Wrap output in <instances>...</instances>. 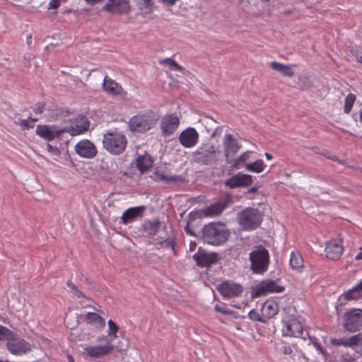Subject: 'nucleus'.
I'll return each instance as SVG.
<instances>
[{
  "mask_svg": "<svg viewBox=\"0 0 362 362\" xmlns=\"http://www.w3.org/2000/svg\"><path fill=\"white\" fill-rule=\"evenodd\" d=\"M85 320L88 324L96 327H103L105 325L104 318L95 313H88L85 316Z\"/></svg>",
  "mask_w": 362,
  "mask_h": 362,
  "instance_id": "obj_30",
  "label": "nucleus"
},
{
  "mask_svg": "<svg viewBox=\"0 0 362 362\" xmlns=\"http://www.w3.org/2000/svg\"><path fill=\"white\" fill-rule=\"evenodd\" d=\"M332 344L336 346H344L346 347V338L332 339Z\"/></svg>",
  "mask_w": 362,
  "mask_h": 362,
  "instance_id": "obj_47",
  "label": "nucleus"
},
{
  "mask_svg": "<svg viewBox=\"0 0 362 362\" xmlns=\"http://www.w3.org/2000/svg\"><path fill=\"white\" fill-rule=\"evenodd\" d=\"M317 153H320V154H322L325 156H326L327 158H329V151L327 150H322V151H316Z\"/></svg>",
  "mask_w": 362,
  "mask_h": 362,
  "instance_id": "obj_60",
  "label": "nucleus"
},
{
  "mask_svg": "<svg viewBox=\"0 0 362 362\" xmlns=\"http://www.w3.org/2000/svg\"><path fill=\"white\" fill-rule=\"evenodd\" d=\"M199 134L194 128L189 127L184 130L179 136L181 144L186 148H191L198 142Z\"/></svg>",
  "mask_w": 362,
  "mask_h": 362,
  "instance_id": "obj_21",
  "label": "nucleus"
},
{
  "mask_svg": "<svg viewBox=\"0 0 362 362\" xmlns=\"http://www.w3.org/2000/svg\"><path fill=\"white\" fill-rule=\"evenodd\" d=\"M145 209L146 207L144 206L132 207L127 209L121 217L122 223L127 225L135 221L138 218H141L144 215Z\"/></svg>",
  "mask_w": 362,
  "mask_h": 362,
  "instance_id": "obj_22",
  "label": "nucleus"
},
{
  "mask_svg": "<svg viewBox=\"0 0 362 362\" xmlns=\"http://www.w3.org/2000/svg\"><path fill=\"white\" fill-rule=\"evenodd\" d=\"M197 212H190L188 217V221L187 223L185 228V230L187 233H188L190 235L197 237V235L195 233V232L190 228V222L195 220L197 218Z\"/></svg>",
  "mask_w": 362,
  "mask_h": 362,
  "instance_id": "obj_42",
  "label": "nucleus"
},
{
  "mask_svg": "<svg viewBox=\"0 0 362 362\" xmlns=\"http://www.w3.org/2000/svg\"><path fill=\"white\" fill-rule=\"evenodd\" d=\"M233 203V197L230 194H225L216 203L205 208L202 213L205 216H216L220 215L230 204Z\"/></svg>",
  "mask_w": 362,
  "mask_h": 362,
  "instance_id": "obj_9",
  "label": "nucleus"
},
{
  "mask_svg": "<svg viewBox=\"0 0 362 362\" xmlns=\"http://www.w3.org/2000/svg\"><path fill=\"white\" fill-rule=\"evenodd\" d=\"M47 149L49 152H51L53 154H55V155L59 154V150L57 147L52 146L49 144H47Z\"/></svg>",
  "mask_w": 362,
  "mask_h": 362,
  "instance_id": "obj_50",
  "label": "nucleus"
},
{
  "mask_svg": "<svg viewBox=\"0 0 362 362\" xmlns=\"http://www.w3.org/2000/svg\"><path fill=\"white\" fill-rule=\"evenodd\" d=\"M223 146L226 162L228 164L233 162V158L242 147L237 139L231 134H226L224 135Z\"/></svg>",
  "mask_w": 362,
  "mask_h": 362,
  "instance_id": "obj_7",
  "label": "nucleus"
},
{
  "mask_svg": "<svg viewBox=\"0 0 362 362\" xmlns=\"http://www.w3.org/2000/svg\"><path fill=\"white\" fill-rule=\"evenodd\" d=\"M32 36L30 35L27 37V42L28 45L31 43Z\"/></svg>",
  "mask_w": 362,
  "mask_h": 362,
  "instance_id": "obj_64",
  "label": "nucleus"
},
{
  "mask_svg": "<svg viewBox=\"0 0 362 362\" xmlns=\"http://www.w3.org/2000/svg\"><path fill=\"white\" fill-rule=\"evenodd\" d=\"M252 177L250 175L238 173L224 182V185L229 189L241 187H247L252 183Z\"/></svg>",
  "mask_w": 362,
  "mask_h": 362,
  "instance_id": "obj_17",
  "label": "nucleus"
},
{
  "mask_svg": "<svg viewBox=\"0 0 362 362\" xmlns=\"http://www.w3.org/2000/svg\"><path fill=\"white\" fill-rule=\"evenodd\" d=\"M264 163L262 160H257L254 163L247 164L246 169L254 173H261L264 169Z\"/></svg>",
  "mask_w": 362,
  "mask_h": 362,
  "instance_id": "obj_37",
  "label": "nucleus"
},
{
  "mask_svg": "<svg viewBox=\"0 0 362 362\" xmlns=\"http://www.w3.org/2000/svg\"><path fill=\"white\" fill-rule=\"evenodd\" d=\"M107 325H108V327H109L108 335L110 337L112 336L113 337H116L117 332L119 330L118 326L112 320H108Z\"/></svg>",
  "mask_w": 362,
  "mask_h": 362,
  "instance_id": "obj_45",
  "label": "nucleus"
},
{
  "mask_svg": "<svg viewBox=\"0 0 362 362\" xmlns=\"http://www.w3.org/2000/svg\"><path fill=\"white\" fill-rule=\"evenodd\" d=\"M362 345V334H358L346 338V347Z\"/></svg>",
  "mask_w": 362,
  "mask_h": 362,
  "instance_id": "obj_40",
  "label": "nucleus"
},
{
  "mask_svg": "<svg viewBox=\"0 0 362 362\" xmlns=\"http://www.w3.org/2000/svg\"><path fill=\"white\" fill-rule=\"evenodd\" d=\"M329 158L332 160L337 161L339 163L344 164V160H339L337 156H329Z\"/></svg>",
  "mask_w": 362,
  "mask_h": 362,
  "instance_id": "obj_59",
  "label": "nucleus"
},
{
  "mask_svg": "<svg viewBox=\"0 0 362 362\" xmlns=\"http://www.w3.org/2000/svg\"><path fill=\"white\" fill-rule=\"evenodd\" d=\"M8 350L13 354L21 355L27 353L30 350V345L23 339L17 337L14 334L12 339L6 344Z\"/></svg>",
  "mask_w": 362,
  "mask_h": 362,
  "instance_id": "obj_13",
  "label": "nucleus"
},
{
  "mask_svg": "<svg viewBox=\"0 0 362 362\" xmlns=\"http://www.w3.org/2000/svg\"><path fill=\"white\" fill-rule=\"evenodd\" d=\"M66 285L67 286L71 288L72 290V293L74 291H76V288L77 287L76 286V285L74 284H73L71 281H68L67 283H66Z\"/></svg>",
  "mask_w": 362,
  "mask_h": 362,
  "instance_id": "obj_56",
  "label": "nucleus"
},
{
  "mask_svg": "<svg viewBox=\"0 0 362 362\" xmlns=\"http://www.w3.org/2000/svg\"><path fill=\"white\" fill-rule=\"evenodd\" d=\"M290 265L293 269H300L303 265V260L298 252H291Z\"/></svg>",
  "mask_w": 362,
  "mask_h": 362,
  "instance_id": "obj_34",
  "label": "nucleus"
},
{
  "mask_svg": "<svg viewBox=\"0 0 362 362\" xmlns=\"http://www.w3.org/2000/svg\"><path fill=\"white\" fill-rule=\"evenodd\" d=\"M60 1L59 0H51L49 3L48 9H54L59 6Z\"/></svg>",
  "mask_w": 362,
  "mask_h": 362,
  "instance_id": "obj_49",
  "label": "nucleus"
},
{
  "mask_svg": "<svg viewBox=\"0 0 362 362\" xmlns=\"http://www.w3.org/2000/svg\"><path fill=\"white\" fill-rule=\"evenodd\" d=\"M215 310L218 312V313H221L223 314H225V315H230L232 313V311L231 310H225L223 308H222L220 305H216L215 306Z\"/></svg>",
  "mask_w": 362,
  "mask_h": 362,
  "instance_id": "obj_52",
  "label": "nucleus"
},
{
  "mask_svg": "<svg viewBox=\"0 0 362 362\" xmlns=\"http://www.w3.org/2000/svg\"><path fill=\"white\" fill-rule=\"evenodd\" d=\"M73 293H74V296H76L78 298H81V297L84 296L83 292L81 291L80 290H78V288H76V291H74L73 292Z\"/></svg>",
  "mask_w": 362,
  "mask_h": 362,
  "instance_id": "obj_57",
  "label": "nucleus"
},
{
  "mask_svg": "<svg viewBox=\"0 0 362 362\" xmlns=\"http://www.w3.org/2000/svg\"><path fill=\"white\" fill-rule=\"evenodd\" d=\"M310 339L312 341V342H313V345L315 346V347L317 349V350L319 351V352L321 354L325 355V351L322 349V346L318 342L313 341V339L311 337H310Z\"/></svg>",
  "mask_w": 362,
  "mask_h": 362,
  "instance_id": "obj_51",
  "label": "nucleus"
},
{
  "mask_svg": "<svg viewBox=\"0 0 362 362\" xmlns=\"http://www.w3.org/2000/svg\"><path fill=\"white\" fill-rule=\"evenodd\" d=\"M127 144V138L122 133L110 131L103 135V147L112 154L122 153L126 148Z\"/></svg>",
  "mask_w": 362,
  "mask_h": 362,
  "instance_id": "obj_3",
  "label": "nucleus"
},
{
  "mask_svg": "<svg viewBox=\"0 0 362 362\" xmlns=\"http://www.w3.org/2000/svg\"><path fill=\"white\" fill-rule=\"evenodd\" d=\"M154 179L158 181H163L165 183L177 182L182 181V177L180 175H170L167 174L166 168H156L153 173Z\"/></svg>",
  "mask_w": 362,
  "mask_h": 362,
  "instance_id": "obj_27",
  "label": "nucleus"
},
{
  "mask_svg": "<svg viewBox=\"0 0 362 362\" xmlns=\"http://www.w3.org/2000/svg\"><path fill=\"white\" fill-rule=\"evenodd\" d=\"M249 317L251 320L266 322V320L264 318L259 317V314L255 310H252L249 313Z\"/></svg>",
  "mask_w": 362,
  "mask_h": 362,
  "instance_id": "obj_46",
  "label": "nucleus"
},
{
  "mask_svg": "<svg viewBox=\"0 0 362 362\" xmlns=\"http://www.w3.org/2000/svg\"><path fill=\"white\" fill-rule=\"evenodd\" d=\"M276 349L279 353H282L286 355H290L293 352L291 347L284 342L278 344L276 346Z\"/></svg>",
  "mask_w": 362,
  "mask_h": 362,
  "instance_id": "obj_44",
  "label": "nucleus"
},
{
  "mask_svg": "<svg viewBox=\"0 0 362 362\" xmlns=\"http://www.w3.org/2000/svg\"><path fill=\"white\" fill-rule=\"evenodd\" d=\"M38 120L37 118H33L29 117L26 119H21L18 122H15L17 125H19L23 131L29 130L34 127V123Z\"/></svg>",
  "mask_w": 362,
  "mask_h": 362,
  "instance_id": "obj_35",
  "label": "nucleus"
},
{
  "mask_svg": "<svg viewBox=\"0 0 362 362\" xmlns=\"http://www.w3.org/2000/svg\"><path fill=\"white\" fill-rule=\"evenodd\" d=\"M160 64L168 65L177 71H182V67L171 58L164 59L160 61Z\"/></svg>",
  "mask_w": 362,
  "mask_h": 362,
  "instance_id": "obj_43",
  "label": "nucleus"
},
{
  "mask_svg": "<svg viewBox=\"0 0 362 362\" xmlns=\"http://www.w3.org/2000/svg\"><path fill=\"white\" fill-rule=\"evenodd\" d=\"M139 5V10L141 11H143L145 14H150L153 11L154 1L153 0H142Z\"/></svg>",
  "mask_w": 362,
  "mask_h": 362,
  "instance_id": "obj_38",
  "label": "nucleus"
},
{
  "mask_svg": "<svg viewBox=\"0 0 362 362\" xmlns=\"http://www.w3.org/2000/svg\"><path fill=\"white\" fill-rule=\"evenodd\" d=\"M193 259L197 266L200 267H208L217 262L218 255L216 252H206L199 249L198 252L193 255Z\"/></svg>",
  "mask_w": 362,
  "mask_h": 362,
  "instance_id": "obj_14",
  "label": "nucleus"
},
{
  "mask_svg": "<svg viewBox=\"0 0 362 362\" xmlns=\"http://www.w3.org/2000/svg\"><path fill=\"white\" fill-rule=\"evenodd\" d=\"M158 119L153 112L139 113L129 119L128 127L132 132L145 133L156 125Z\"/></svg>",
  "mask_w": 362,
  "mask_h": 362,
  "instance_id": "obj_2",
  "label": "nucleus"
},
{
  "mask_svg": "<svg viewBox=\"0 0 362 362\" xmlns=\"http://www.w3.org/2000/svg\"><path fill=\"white\" fill-rule=\"evenodd\" d=\"M90 126V121L86 117H81L72 122L70 127H64L65 132L69 133L71 136H76L86 132Z\"/></svg>",
  "mask_w": 362,
  "mask_h": 362,
  "instance_id": "obj_18",
  "label": "nucleus"
},
{
  "mask_svg": "<svg viewBox=\"0 0 362 362\" xmlns=\"http://www.w3.org/2000/svg\"><path fill=\"white\" fill-rule=\"evenodd\" d=\"M218 292L225 298H232L239 296L243 292V287L240 284L225 281L217 287Z\"/></svg>",
  "mask_w": 362,
  "mask_h": 362,
  "instance_id": "obj_12",
  "label": "nucleus"
},
{
  "mask_svg": "<svg viewBox=\"0 0 362 362\" xmlns=\"http://www.w3.org/2000/svg\"><path fill=\"white\" fill-rule=\"evenodd\" d=\"M87 4L94 5L101 2L103 0H85Z\"/></svg>",
  "mask_w": 362,
  "mask_h": 362,
  "instance_id": "obj_58",
  "label": "nucleus"
},
{
  "mask_svg": "<svg viewBox=\"0 0 362 362\" xmlns=\"http://www.w3.org/2000/svg\"><path fill=\"white\" fill-rule=\"evenodd\" d=\"M65 131L63 128H59L56 125L38 124L35 129V132L39 136L48 141L61 136L63 133H65Z\"/></svg>",
  "mask_w": 362,
  "mask_h": 362,
  "instance_id": "obj_11",
  "label": "nucleus"
},
{
  "mask_svg": "<svg viewBox=\"0 0 362 362\" xmlns=\"http://www.w3.org/2000/svg\"><path fill=\"white\" fill-rule=\"evenodd\" d=\"M153 162L150 157L140 156L136 160V167L138 169L144 173L151 168Z\"/></svg>",
  "mask_w": 362,
  "mask_h": 362,
  "instance_id": "obj_32",
  "label": "nucleus"
},
{
  "mask_svg": "<svg viewBox=\"0 0 362 362\" xmlns=\"http://www.w3.org/2000/svg\"><path fill=\"white\" fill-rule=\"evenodd\" d=\"M251 269L255 274H263L268 269L269 264V255L267 249L258 247L250 254Z\"/></svg>",
  "mask_w": 362,
  "mask_h": 362,
  "instance_id": "obj_6",
  "label": "nucleus"
},
{
  "mask_svg": "<svg viewBox=\"0 0 362 362\" xmlns=\"http://www.w3.org/2000/svg\"><path fill=\"white\" fill-rule=\"evenodd\" d=\"M284 325L282 328V333L284 336L303 337V328L302 324L295 318L290 319L288 322H283Z\"/></svg>",
  "mask_w": 362,
  "mask_h": 362,
  "instance_id": "obj_16",
  "label": "nucleus"
},
{
  "mask_svg": "<svg viewBox=\"0 0 362 362\" xmlns=\"http://www.w3.org/2000/svg\"><path fill=\"white\" fill-rule=\"evenodd\" d=\"M230 230L226 225L220 222H213L205 225L202 230V240L210 245H220L229 238Z\"/></svg>",
  "mask_w": 362,
  "mask_h": 362,
  "instance_id": "obj_1",
  "label": "nucleus"
},
{
  "mask_svg": "<svg viewBox=\"0 0 362 362\" xmlns=\"http://www.w3.org/2000/svg\"><path fill=\"white\" fill-rule=\"evenodd\" d=\"M66 285L67 286L71 288L72 290V293L74 291H76V288L77 287L76 286V285L74 284H73L71 281H68L67 283H66Z\"/></svg>",
  "mask_w": 362,
  "mask_h": 362,
  "instance_id": "obj_55",
  "label": "nucleus"
},
{
  "mask_svg": "<svg viewBox=\"0 0 362 362\" xmlns=\"http://www.w3.org/2000/svg\"><path fill=\"white\" fill-rule=\"evenodd\" d=\"M345 322L344 327L345 330L354 332L359 330L362 326V310L352 309L345 313Z\"/></svg>",
  "mask_w": 362,
  "mask_h": 362,
  "instance_id": "obj_8",
  "label": "nucleus"
},
{
  "mask_svg": "<svg viewBox=\"0 0 362 362\" xmlns=\"http://www.w3.org/2000/svg\"><path fill=\"white\" fill-rule=\"evenodd\" d=\"M356 97L353 93H349L345 98L344 112L349 114L356 101Z\"/></svg>",
  "mask_w": 362,
  "mask_h": 362,
  "instance_id": "obj_39",
  "label": "nucleus"
},
{
  "mask_svg": "<svg viewBox=\"0 0 362 362\" xmlns=\"http://www.w3.org/2000/svg\"><path fill=\"white\" fill-rule=\"evenodd\" d=\"M355 259L356 260H361L362 259V252L358 253V255L356 256Z\"/></svg>",
  "mask_w": 362,
  "mask_h": 362,
  "instance_id": "obj_62",
  "label": "nucleus"
},
{
  "mask_svg": "<svg viewBox=\"0 0 362 362\" xmlns=\"http://www.w3.org/2000/svg\"><path fill=\"white\" fill-rule=\"evenodd\" d=\"M162 2L168 6H174L178 0H161Z\"/></svg>",
  "mask_w": 362,
  "mask_h": 362,
  "instance_id": "obj_54",
  "label": "nucleus"
},
{
  "mask_svg": "<svg viewBox=\"0 0 362 362\" xmlns=\"http://www.w3.org/2000/svg\"><path fill=\"white\" fill-rule=\"evenodd\" d=\"M145 232L150 235H155L159 229L162 228L165 233H168V230L172 229L171 225L167 223L161 222L158 219L146 221L143 224Z\"/></svg>",
  "mask_w": 362,
  "mask_h": 362,
  "instance_id": "obj_20",
  "label": "nucleus"
},
{
  "mask_svg": "<svg viewBox=\"0 0 362 362\" xmlns=\"http://www.w3.org/2000/svg\"><path fill=\"white\" fill-rule=\"evenodd\" d=\"M67 359H68V361L69 362H74V358L71 355H68L67 356Z\"/></svg>",
  "mask_w": 362,
  "mask_h": 362,
  "instance_id": "obj_63",
  "label": "nucleus"
},
{
  "mask_svg": "<svg viewBox=\"0 0 362 362\" xmlns=\"http://www.w3.org/2000/svg\"><path fill=\"white\" fill-rule=\"evenodd\" d=\"M115 346L113 345L89 346L84 348L83 354L90 358H98L110 353Z\"/></svg>",
  "mask_w": 362,
  "mask_h": 362,
  "instance_id": "obj_25",
  "label": "nucleus"
},
{
  "mask_svg": "<svg viewBox=\"0 0 362 362\" xmlns=\"http://www.w3.org/2000/svg\"><path fill=\"white\" fill-rule=\"evenodd\" d=\"M44 108L45 103H38L35 105V107L33 108V112L36 114H42L43 112Z\"/></svg>",
  "mask_w": 362,
  "mask_h": 362,
  "instance_id": "obj_48",
  "label": "nucleus"
},
{
  "mask_svg": "<svg viewBox=\"0 0 362 362\" xmlns=\"http://www.w3.org/2000/svg\"><path fill=\"white\" fill-rule=\"evenodd\" d=\"M130 5L128 0H107L103 7V10L110 13H126L130 10Z\"/></svg>",
  "mask_w": 362,
  "mask_h": 362,
  "instance_id": "obj_15",
  "label": "nucleus"
},
{
  "mask_svg": "<svg viewBox=\"0 0 362 362\" xmlns=\"http://www.w3.org/2000/svg\"><path fill=\"white\" fill-rule=\"evenodd\" d=\"M218 160L217 148L211 143L202 144L192 153V160L199 165H214L216 163Z\"/></svg>",
  "mask_w": 362,
  "mask_h": 362,
  "instance_id": "obj_4",
  "label": "nucleus"
},
{
  "mask_svg": "<svg viewBox=\"0 0 362 362\" xmlns=\"http://www.w3.org/2000/svg\"><path fill=\"white\" fill-rule=\"evenodd\" d=\"M354 56L355 57L356 60L358 62H360L362 64V52L355 51V52L354 53Z\"/></svg>",
  "mask_w": 362,
  "mask_h": 362,
  "instance_id": "obj_53",
  "label": "nucleus"
},
{
  "mask_svg": "<svg viewBox=\"0 0 362 362\" xmlns=\"http://www.w3.org/2000/svg\"><path fill=\"white\" fill-rule=\"evenodd\" d=\"M14 333L9 330L8 328L0 325V341H8L12 339V337Z\"/></svg>",
  "mask_w": 362,
  "mask_h": 362,
  "instance_id": "obj_41",
  "label": "nucleus"
},
{
  "mask_svg": "<svg viewBox=\"0 0 362 362\" xmlns=\"http://www.w3.org/2000/svg\"><path fill=\"white\" fill-rule=\"evenodd\" d=\"M179 119L175 115H166L162 119L161 129L164 136H170L177 129Z\"/></svg>",
  "mask_w": 362,
  "mask_h": 362,
  "instance_id": "obj_23",
  "label": "nucleus"
},
{
  "mask_svg": "<svg viewBox=\"0 0 362 362\" xmlns=\"http://www.w3.org/2000/svg\"><path fill=\"white\" fill-rule=\"evenodd\" d=\"M279 310V306L277 303L274 300L266 301L261 309L262 316L267 319L273 317L277 314Z\"/></svg>",
  "mask_w": 362,
  "mask_h": 362,
  "instance_id": "obj_28",
  "label": "nucleus"
},
{
  "mask_svg": "<svg viewBox=\"0 0 362 362\" xmlns=\"http://www.w3.org/2000/svg\"><path fill=\"white\" fill-rule=\"evenodd\" d=\"M262 214L257 209L248 207L238 215V221L244 230H253L257 228L262 221Z\"/></svg>",
  "mask_w": 362,
  "mask_h": 362,
  "instance_id": "obj_5",
  "label": "nucleus"
},
{
  "mask_svg": "<svg viewBox=\"0 0 362 362\" xmlns=\"http://www.w3.org/2000/svg\"><path fill=\"white\" fill-rule=\"evenodd\" d=\"M270 65L274 70L281 72L285 76L292 77L294 76V72L291 69V66L289 65L276 62H272Z\"/></svg>",
  "mask_w": 362,
  "mask_h": 362,
  "instance_id": "obj_31",
  "label": "nucleus"
},
{
  "mask_svg": "<svg viewBox=\"0 0 362 362\" xmlns=\"http://www.w3.org/2000/svg\"><path fill=\"white\" fill-rule=\"evenodd\" d=\"M359 284L356 285L351 289L344 292L339 298V300H358L362 298V291L360 288Z\"/></svg>",
  "mask_w": 362,
  "mask_h": 362,
  "instance_id": "obj_29",
  "label": "nucleus"
},
{
  "mask_svg": "<svg viewBox=\"0 0 362 362\" xmlns=\"http://www.w3.org/2000/svg\"><path fill=\"white\" fill-rule=\"evenodd\" d=\"M344 247L341 240H332L327 243L326 257L332 260L339 259L342 255Z\"/></svg>",
  "mask_w": 362,
  "mask_h": 362,
  "instance_id": "obj_24",
  "label": "nucleus"
},
{
  "mask_svg": "<svg viewBox=\"0 0 362 362\" xmlns=\"http://www.w3.org/2000/svg\"><path fill=\"white\" fill-rule=\"evenodd\" d=\"M172 231L171 230H168V233H165V235L163 237L160 236L155 239V242L157 244H163L164 243H166V246L168 247L171 248L175 252V240H169V233Z\"/></svg>",
  "mask_w": 362,
  "mask_h": 362,
  "instance_id": "obj_36",
  "label": "nucleus"
},
{
  "mask_svg": "<svg viewBox=\"0 0 362 362\" xmlns=\"http://www.w3.org/2000/svg\"><path fill=\"white\" fill-rule=\"evenodd\" d=\"M257 191V187H252L250 188L249 190H248V193L249 194H252V193H255Z\"/></svg>",
  "mask_w": 362,
  "mask_h": 362,
  "instance_id": "obj_61",
  "label": "nucleus"
},
{
  "mask_svg": "<svg viewBox=\"0 0 362 362\" xmlns=\"http://www.w3.org/2000/svg\"><path fill=\"white\" fill-rule=\"evenodd\" d=\"M284 287L276 284L275 281L266 279L261 281L254 289L255 296L259 297L269 293H281Z\"/></svg>",
  "mask_w": 362,
  "mask_h": 362,
  "instance_id": "obj_10",
  "label": "nucleus"
},
{
  "mask_svg": "<svg viewBox=\"0 0 362 362\" xmlns=\"http://www.w3.org/2000/svg\"><path fill=\"white\" fill-rule=\"evenodd\" d=\"M76 152L81 157L92 158L97 154L95 145L89 140L84 139L77 143L75 146Z\"/></svg>",
  "mask_w": 362,
  "mask_h": 362,
  "instance_id": "obj_19",
  "label": "nucleus"
},
{
  "mask_svg": "<svg viewBox=\"0 0 362 362\" xmlns=\"http://www.w3.org/2000/svg\"><path fill=\"white\" fill-rule=\"evenodd\" d=\"M103 87L105 91L112 95H126L127 93L122 87L116 81L105 76L103 80Z\"/></svg>",
  "mask_w": 362,
  "mask_h": 362,
  "instance_id": "obj_26",
  "label": "nucleus"
},
{
  "mask_svg": "<svg viewBox=\"0 0 362 362\" xmlns=\"http://www.w3.org/2000/svg\"><path fill=\"white\" fill-rule=\"evenodd\" d=\"M250 151H247L244 152L240 156L233 158V162L229 163L232 169H240L242 167V164L247 160L250 158Z\"/></svg>",
  "mask_w": 362,
  "mask_h": 362,
  "instance_id": "obj_33",
  "label": "nucleus"
}]
</instances>
